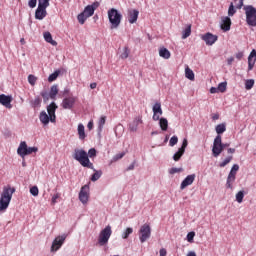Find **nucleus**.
<instances>
[{"instance_id": "338daca9", "label": "nucleus", "mask_w": 256, "mask_h": 256, "mask_svg": "<svg viewBox=\"0 0 256 256\" xmlns=\"http://www.w3.org/2000/svg\"><path fill=\"white\" fill-rule=\"evenodd\" d=\"M88 129H93V121H90L87 125Z\"/></svg>"}, {"instance_id": "423d86ee", "label": "nucleus", "mask_w": 256, "mask_h": 256, "mask_svg": "<svg viewBox=\"0 0 256 256\" xmlns=\"http://www.w3.org/2000/svg\"><path fill=\"white\" fill-rule=\"evenodd\" d=\"M111 235H113V230H111V225L106 226L103 230H101L99 237H98V243L99 245H107L109 243V239L111 238Z\"/></svg>"}, {"instance_id": "7c9ffc66", "label": "nucleus", "mask_w": 256, "mask_h": 256, "mask_svg": "<svg viewBox=\"0 0 256 256\" xmlns=\"http://www.w3.org/2000/svg\"><path fill=\"white\" fill-rule=\"evenodd\" d=\"M159 55L160 57H162L163 59H169L171 57V52H169L167 50V48H161L159 50Z\"/></svg>"}, {"instance_id": "c85d7f7f", "label": "nucleus", "mask_w": 256, "mask_h": 256, "mask_svg": "<svg viewBox=\"0 0 256 256\" xmlns=\"http://www.w3.org/2000/svg\"><path fill=\"white\" fill-rule=\"evenodd\" d=\"M93 171H95V173L91 176V181H99V179H101V175H103V172L101 170H95L94 166Z\"/></svg>"}, {"instance_id": "603ef678", "label": "nucleus", "mask_w": 256, "mask_h": 256, "mask_svg": "<svg viewBox=\"0 0 256 256\" xmlns=\"http://www.w3.org/2000/svg\"><path fill=\"white\" fill-rule=\"evenodd\" d=\"M87 155H88V158L90 157V159L93 158V157H96L97 156V150H95V148H91L88 151Z\"/></svg>"}, {"instance_id": "4d7b16f0", "label": "nucleus", "mask_w": 256, "mask_h": 256, "mask_svg": "<svg viewBox=\"0 0 256 256\" xmlns=\"http://www.w3.org/2000/svg\"><path fill=\"white\" fill-rule=\"evenodd\" d=\"M107 121V117L102 116L99 120V128L103 129V125H105V122Z\"/></svg>"}, {"instance_id": "de8ad7c7", "label": "nucleus", "mask_w": 256, "mask_h": 256, "mask_svg": "<svg viewBox=\"0 0 256 256\" xmlns=\"http://www.w3.org/2000/svg\"><path fill=\"white\" fill-rule=\"evenodd\" d=\"M30 193L33 195V197H37L39 195V188L37 186L31 187Z\"/></svg>"}, {"instance_id": "a18cd8bd", "label": "nucleus", "mask_w": 256, "mask_h": 256, "mask_svg": "<svg viewBox=\"0 0 256 256\" xmlns=\"http://www.w3.org/2000/svg\"><path fill=\"white\" fill-rule=\"evenodd\" d=\"M28 83H30V85L35 86V83H37V77L33 74H30L28 76Z\"/></svg>"}, {"instance_id": "6e6552de", "label": "nucleus", "mask_w": 256, "mask_h": 256, "mask_svg": "<svg viewBox=\"0 0 256 256\" xmlns=\"http://www.w3.org/2000/svg\"><path fill=\"white\" fill-rule=\"evenodd\" d=\"M151 238V226L149 224H143L139 229V239L141 243H145Z\"/></svg>"}, {"instance_id": "c9c22d12", "label": "nucleus", "mask_w": 256, "mask_h": 256, "mask_svg": "<svg viewBox=\"0 0 256 256\" xmlns=\"http://www.w3.org/2000/svg\"><path fill=\"white\" fill-rule=\"evenodd\" d=\"M59 73H61V71L56 70L54 73L50 74L48 77L49 83H53V81H56L57 77H59Z\"/></svg>"}, {"instance_id": "774afa93", "label": "nucleus", "mask_w": 256, "mask_h": 256, "mask_svg": "<svg viewBox=\"0 0 256 256\" xmlns=\"http://www.w3.org/2000/svg\"><path fill=\"white\" fill-rule=\"evenodd\" d=\"M187 256H197V254L193 251L188 252Z\"/></svg>"}, {"instance_id": "69168bd1", "label": "nucleus", "mask_w": 256, "mask_h": 256, "mask_svg": "<svg viewBox=\"0 0 256 256\" xmlns=\"http://www.w3.org/2000/svg\"><path fill=\"white\" fill-rule=\"evenodd\" d=\"M217 91H219V89L215 87L210 88V93H217Z\"/></svg>"}, {"instance_id": "72a5a7b5", "label": "nucleus", "mask_w": 256, "mask_h": 256, "mask_svg": "<svg viewBox=\"0 0 256 256\" xmlns=\"http://www.w3.org/2000/svg\"><path fill=\"white\" fill-rule=\"evenodd\" d=\"M227 131V127L225 126V124H218L216 126V133L218 135H221L223 133H225Z\"/></svg>"}, {"instance_id": "dca6fc26", "label": "nucleus", "mask_w": 256, "mask_h": 256, "mask_svg": "<svg viewBox=\"0 0 256 256\" xmlns=\"http://www.w3.org/2000/svg\"><path fill=\"white\" fill-rule=\"evenodd\" d=\"M57 111V104L55 102H52L50 105L47 106V112L50 117L51 123H55L57 116L55 115V112Z\"/></svg>"}, {"instance_id": "cd10ccee", "label": "nucleus", "mask_w": 256, "mask_h": 256, "mask_svg": "<svg viewBox=\"0 0 256 256\" xmlns=\"http://www.w3.org/2000/svg\"><path fill=\"white\" fill-rule=\"evenodd\" d=\"M41 97L36 96L33 100H31L30 104L33 109H39L41 107Z\"/></svg>"}, {"instance_id": "2eb2a0df", "label": "nucleus", "mask_w": 256, "mask_h": 256, "mask_svg": "<svg viewBox=\"0 0 256 256\" xmlns=\"http://www.w3.org/2000/svg\"><path fill=\"white\" fill-rule=\"evenodd\" d=\"M153 111V116L152 119L153 121H159L161 118V115H163V109L161 108L160 102H156L152 108Z\"/></svg>"}, {"instance_id": "680f3d73", "label": "nucleus", "mask_w": 256, "mask_h": 256, "mask_svg": "<svg viewBox=\"0 0 256 256\" xmlns=\"http://www.w3.org/2000/svg\"><path fill=\"white\" fill-rule=\"evenodd\" d=\"M159 253H160V256H167V250L165 248H161Z\"/></svg>"}, {"instance_id": "f3484780", "label": "nucleus", "mask_w": 256, "mask_h": 256, "mask_svg": "<svg viewBox=\"0 0 256 256\" xmlns=\"http://www.w3.org/2000/svg\"><path fill=\"white\" fill-rule=\"evenodd\" d=\"M143 124V116H137L134 120L129 124V130L132 133H135L139 127V125Z\"/></svg>"}, {"instance_id": "393cba45", "label": "nucleus", "mask_w": 256, "mask_h": 256, "mask_svg": "<svg viewBox=\"0 0 256 256\" xmlns=\"http://www.w3.org/2000/svg\"><path fill=\"white\" fill-rule=\"evenodd\" d=\"M44 39L47 43H50V45L57 47V41L53 40V36L50 32H44Z\"/></svg>"}, {"instance_id": "473e14b6", "label": "nucleus", "mask_w": 256, "mask_h": 256, "mask_svg": "<svg viewBox=\"0 0 256 256\" xmlns=\"http://www.w3.org/2000/svg\"><path fill=\"white\" fill-rule=\"evenodd\" d=\"M191 36V24L187 25V27L182 32V39H187V37Z\"/></svg>"}, {"instance_id": "09e8293b", "label": "nucleus", "mask_w": 256, "mask_h": 256, "mask_svg": "<svg viewBox=\"0 0 256 256\" xmlns=\"http://www.w3.org/2000/svg\"><path fill=\"white\" fill-rule=\"evenodd\" d=\"M129 48L128 47H125L124 50H123V53L120 55V57L122 59H127L129 57Z\"/></svg>"}, {"instance_id": "2f4dec72", "label": "nucleus", "mask_w": 256, "mask_h": 256, "mask_svg": "<svg viewBox=\"0 0 256 256\" xmlns=\"http://www.w3.org/2000/svg\"><path fill=\"white\" fill-rule=\"evenodd\" d=\"M59 93V88L57 85H53L50 89L49 97L50 99H55L57 97V94Z\"/></svg>"}, {"instance_id": "b1692460", "label": "nucleus", "mask_w": 256, "mask_h": 256, "mask_svg": "<svg viewBox=\"0 0 256 256\" xmlns=\"http://www.w3.org/2000/svg\"><path fill=\"white\" fill-rule=\"evenodd\" d=\"M39 119L43 125H49V121H51V117L45 111L40 113Z\"/></svg>"}, {"instance_id": "1a4fd4ad", "label": "nucleus", "mask_w": 256, "mask_h": 256, "mask_svg": "<svg viewBox=\"0 0 256 256\" xmlns=\"http://www.w3.org/2000/svg\"><path fill=\"white\" fill-rule=\"evenodd\" d=\"M223 153V142L221 135H217L213 142L212 154L214 157H219Z\"/></svg>"}, {"instance_id": "bf43d9fd", "label": "nucleus", "mask_w": 256, "mask_h": 256, "mask_svg": "<svg viewBox=\"0 0 256 256\" xmlns=\"http://www.w3.org/2000/svg\"><path fill=\"white\" fill-rule=\"evenodd\" d=\"M41 97H43L44 101H49V94L47 92H41Z\"/></svg>"}, {"instance_id": "9b49d317", "label": "nucleus", "mask_w": 256, "mask_h": 256, "mask_svg": "<svg viewBox=\"0 0 256 256\" xmlns=\"http://www.w3.org/2000/svg\"><path fill=\"white\" fill-rule=\"evenodd\" d=\"M65 239H67V234L56 237L52 243L51 251H59L63 246V243H65Z\"/></svg>"}, {"instance_id": "a878e982", "label": "nucleus", "mask_w": 256, "mask_h": 256, "mask_svg": "<svg viewBox=\"0 0 256 256\" xmlns=\"http://www.w3.org/2000/svg\"><path fill=\"white\" fill-rule=\"evenodd\" d=\"M159 126L162 131H167V129H169V121H167V118H159Z\"/></svg>"}, {"instance_id": "c03bdc74", "label": "nucleus", "mask_w": 256, "mask_h": 256, "mask_svg": "<svg viewBox=\"0 0 256 256\" xmlns=\"http://www.w3.org/2000/svg\"><path fill=\"white\" fill-rule=\"evenodd\" d=\"M131 233H133V228H127L122 234V239H128Z\"/></svg>"}, {"instance_id": "0eeeda50", "label": "nucleus", "mask_w": 256, "mask_h": 256, "mask_svg": "<svg viewBox=\"0 0 256 256\" xmlns=\"http://www.w3.org/2000/svg\"><path fill=\"white\" fill-rule=\"evenodd\" d=\"M237 171H239V166L234 164L228 174L226 181V188L233 189V183H235V179L237 178Z\"/></svg>"}, {"instance_id": "37998d69", "label": "nucleus", "mask_w": 256, "mask_h": 256, "mask_svg": "<svg viewBox=\"0 0 256 256\" xmlns=\"http://www.w3.org/2000/svg\"><path fill=\"white\" fill-rule=\"evenodd\" d=\"M217 89L220 91V93H225V91H227V82H221Z\"/></svg>"}, {"instance_id": "bb28decb", "label": "nucleus", "mask_w": 256, "mask_h": 256, "mask_svg": "<svg viewBox=\"0 0 256 256\" xmlns=\"http://www.w3.org/2000/svg\"><path fill=\"white\" fill-rule=\"evenodd\" d=\"M78 135L81 141L85 140V137H87L85 134V126L83 124L78 125Z\"/></svg>"}, {"instance_id": "79ce46f5", "label": "nucleus", "mask_w": 256, "mask_h": 256, "mask_svg": "<svg viewBox=\"0 0 256 256\" xmlns=\"http://www.w3.org/2000/svg\"><path fill=\"white\" fill-rule=\"evenodd\" d=\"M231 161H233V156H228L224 161H222L219 164V167H226V165H229V163H231Z\"/></svg>"}, {"instance_id": "c756f323", "label": "nucleus", "mask_w": 256, "mask_h": 256, "mask_svg": "<svg viewBox=\"0 0 256 256\" xmlns=\"http://www.w3.org/2000/svg\"><path fill=\"white\" fill-rule=\"evenodd\" d=\"M185 76L187 79H189L190 81H195V73L193 72V70H191V68L187 67L185 69Z\"/></svg>"}, {"instance_id": "f704fd0d", "label": "nucleus", "mask_w": 256, "mask_h": 256, "mask_svg": "<svg viewBox=\"0 0 256 256\" xmlns=\"http://www.w3.org/2000/svg\"><path fill=\"white\" fill-rule=\"evenodd\" d=\"M77 19H78L80 25H85V21H87V19H89V17L87 15H85L84 12H82L81 14L78 15Z\"/></svg>"}, {"instance_id": "e433bc0d", "label": "nucleus", "mask_w": 256, "mask_h": 256, "mask_svg": "<svg viewBox=\"0 0 256 256\" xmlns=\"http://www.w3.org/2000/svg\"><path fill=\"white\" fill-rule=\"evenodd\" d=\"M84 15L88 16V17H93L95 10H93L89 5L85 7L84 11H83Z\"/></svg>"}, {"instance_id": "7ed1b4c3", "label": "nucleus", "mask_w": 256, "mask_h": 256, "mask_svg": "<svg viewBox=\"0 0 256 256\" xmlns=\"http://www.w3.org/2000/svg\"><path fill=\"white\" fill-rule=\"evenodd\" d=\"M108 19L111 24L110 29H117L119 25H121L123 15H121L117 9L111 8L108 10Z\"/></svg>"}, {"instance_id": "13d9d810", "label": "nucleus", "mask_w": 256, "mask_h": 256, "mask_svg": "<svg viewBox=\"0 0 256 256\" xmlns=\"http://www.w3.org/2000/svg\"><path fill=\"white\" fill-rule=\"evenodd\" d=\"M28 5L31 9H35L37 7V0H29Z\"/></svg>"}, {"instance_id": "ea45409f", "label": "nucleus", "mask_w": 256, "mask_h": 256, "mask_svg": "<svg viewBox=\"0 0 256 256\" xmlns=\"http://www.w3.org/2000/svg\"><path fill=\"white\" fill-rule=\"evenodd\" d=\"M237 13V10L235 9V6L233 5V2L230 4L228 8V16L233 17Z\"/></svg>"}, {"instance_id": "f03ea898", "label": "nucleus", "mask_w": 256, "mask_h": 256, "mask_svg": "<svg viewBox=\"0 0 256 256\" xmlns=\"http://www.w3.org/2000/svg\"><path fill=\"white\" fill-rule=\"evenodd\" d=\"M75 161H78L82 167H86L87 169H93V163L89 160V155L83 149L76 148L72 155Z\"/></svg>"}, {"instance_id": "20e7f679", "label": "nucleus", "mask_w": 256, "mask_h": 256, "mask_svg": "<svg viewBox=\"0 0 256 256\" xmlns=\"http://www.w3.org/2000/svg\"><path fill=\"white\" fill-rule=\"evenodd\" d=\"M246 23L250 27H256V8L252 5L244 6Z\"/></svg>"}, {"instance_id": "052dcab7", "label": "nucleus", "mask_w": 256, "mask_h": 256, "mask_svg": "<svg viewBox=\"0 0 256 256\" xmlns=\"http://www.w3.org/2000/svg\"><path fill=\"white\" fill-rule=\"evenodd\" d=\"M99 5H100L99 2H94L89 6L93 9V11H95L99 7Z\"/></svg>"}, {"instance_id": "4468645a", "label": "nucleus", "mask_w": 256, "mask_h": 256, "mask_svg": "<svg viewBox=\"0 0 256 256\" xmlns=\"http://www.w3.org/2000/svg\"><path fill=\"white\" fill-rule=\"evenodd\" d=\"M189 145V142L186 138L183 139L182 146L178 149V151L174 154L173 159L175 161H179L183 155H185V149H187V146Z\"/></svg>"}, {"instance_id": "39448f33", "label": "nucleus", "mask_w": 256, "mask_h": 256, "mask_svg": "<svg viewBox=\"0 0 256 256\" xmlns=\"http://www.w3.org/2000/svg\"><path fill=\"white\" fill-rule=\"evenodd\" d=\"M39 151V148L37 147H28L27 142L22 141L17 149V154L24 158L27 157V155H31L33 153H37Z\"/></svg>"}, {"instance_id": "58836bf2", "label": "nucleus", "mask_w": 256, "mask_h": 256, "mask_svg": "<svg viewBox=\"0 0 256 256\" xmlns=\"http://www.w3.org/2000/svg\"><path fill=\"white\" fill-rule=\"evenodd\" d=\"M244 197H245V192L244 191H239L236 194V201H237V203H243Z\"/></svg>"}, {"instance_id": "3c124183", "label": "nucleus", "mask_w": 256, "mask_h": 256, "mask_svg": "<svg viewBox=\"0 0 256 256\" xmlns=\"http://www.w3.org/2000/svg\"><path fill=\"white\" fill-rule=\"evenodd\" d=\"M183 168H170L169 173L170 175H175V173H182Z\"/></svg>"}, {"instance_id": "9d476101", "label": "nucleus", "mask_w": 256, "mask_h": 256, "mask_svg": "<svg viewBox=\"0 0 256 256\" xmlns=\"http://www.w3.org/2000/svg\"><path fill=\"white\" fill-rule=\"evenodd\" d=\"M201 39L206 43V45L211 46L217 43L219 37L213 33L207 32L206 34L201 35Z\"/></svg>"}, {"instance_id": "0e129e2a", "label": "nucleus", "mask_w": 256, "mask_h": 256, "mask_svg": "<svg viewBox=\"0 0 256 256\" xmlns=\"http://www.w3.org/2000/svg\"><path fill=\"white\" fill-rule=\"evenodd\" d=\"M233 61H235V58L230 57V58L227 59V64L228 65H233Z\"/></svg>"}, {"instance_id": "aec40b11", "label": "nucleus", "mask_w": 256, "mask_h": 256, "mask_svg": "<svg viewBox=\"0 0 256 256\" xmlns=\"http://www.w3.org/2000/svg\"><path fill=\"white\" fill-rule=\"evenodd\" d=\"M195 174L188 175L181 183L180 189H186L189 185H193L195 181Z\"/></svg>"}, {"instance_id": "864d4df0", "label": "nucleus", "mask_w": 256, "mask_h": 256, "mask_svg": "<svg viewBox=\"0 0 256 256\" xmlns=\"http://www.w3.org/2000/svg\"><path fill=\"white\" fill-rule=\"evenodd\" d=\"M195 238V232H189L187 234V241L188 243H193V239Z\"/></svg>"}, {"instance_id": "4c0bfd02", "label": "nucleus", "mask_w": 256, "mask_h": 256, "mask_svg": "<svg viewBox=\"0 0 256 256\" xmlns=\"http://www.w3.org/2000/svg\"><path fill=\"white\" fill-rule=\"evenodd\" d=\"M254 85H255V80L253 79H248L245 81V89H247V91H250V89H253Z\"/></svg>"}, {"instance_id": "8fccbe9b", "label": "nucleus", "mask_w": 256, "mask_h": 256, "mask_svg": "<svg viewBox=\"0 0 256 256\" xmlns=\"http://www.w3.org/2000/svg\"><path fill=\"white\" fill-rule=\"evenodd\" d=\"M61 197V193H56L52 196L51 199V205H55L57 203V199H59Z\"/></svg>"}, {"instance_id": "412c9836", "label": "nucleus", "mask_w": 256, "mask_h": 256, "mask_svg": "<svg viewBox=\"0 0 256 256\" xmlns=\"http://www.w3.org/2000/svg\"><path fill=\"white\" fill-rule=\"evenodd\" d=\"M36 19H39L40 21L45 19L47 17V8H43L41 6H38L35 12Z\"/></svg>"}, {"instance_id": "f257e3e1", "label": "nucleus", "mask_w": 256, "mask_h": 256, "mask_svg": "<svg viewBox=\"0 0 256 256\" xmlns=\"http://www.w3.org/2000/svg\"><path fill=\"white\" fill-rule=\"evenodd\" d=\"M13 193H15V188H11V186L3 188L0 197V212L7 211L9 203H11V199H13Z\"/></svg>"}, {"instance_id": "49530a36", "label": "nucleus", "mask_w": 256, "mask_h": 256, "mask_svg": "<svg viewBox=\"0 0 256 256\" xmlns=\"http://www.w3.org/2000/svg\"><path fill=\"white\" fill-rule=\"evenodd\" d=\"M177 143H179V138L177 136H172L169 141L170 147H175V145H177Z\"/></svg>"}, {"instance_id": "ddd939ff", "label": "nucleus", "mask_w": 256, "mask_h": 256, "mask_svg": "<svg viewBox=\"0 0 256 256\" xmlns=\"http://www.w3.org/2000/svg\"><path fill=\"white\" fill-rule=\"evenodd\" d=\"M79 200L83 205L87 204V201H89V185H84L81 187V190L79 192Z\"/></svg>"}, {"instance_id": "5fc2aeb1", "label": "nucleus", "mask_w": 256, "mask_h": 256, "mask_svg": "<svg viewBox=\"0 0 256 256\" xmlns=\"http://www.w3.org/2000/svg\"><path fill=\"white\" fill-rule=\"evenodd\" d=\"M125 157V152H121L119 154H116L114 157H113V161H119V159H123Z\"/></svg>"}, {"instance_id": "5701e85b", "label": "nucleus", "mask_w": 256, "mask_h": 256, "mask_svg": "<svg viewBox=\"0 0 256 256\" xmlns=\"http://www.w3.org/2000/svg\"><path fill=\"white\" fill-rule=\"evenodd\" d=\"M137 19H139V12L137 10H130L128 12V21L129 23H137Z\"/></svg>"}, {"instance_id": "6e6d98bb", "label": "nucleus", "mask_w": 256, "mask_h": 256, "mask_svg": "<svg viewBox=\"0 0 256 256\" xmlns=\"http://www.w3.org/2000/svg\"><path fill=\"white\" fill-rule=\"evenodd\" d=\"M245 0H234V3H235V6H236V9H241L243 7V2Z\"/></svg>"}, {"instance_id": "a211bd4d", "label": "nucleus", "mask_w": 256, "mask_h": 256, "mask_svg": "<svg viewBox=\"0 0 256 256\" xmlns=\"http://www.w3.org/2000/svg\"><path fill=\"white\" fill-rule=\"evenodd\" d=\"M13 101V98L11 96H7L5 94L0 95V103L7 109H11L13 106L11 105V102Z\"/></svg>"}, {"instance_id": "4be33fe9", "label": "nucleus", "mask_w": 256, "mask_h": 256, "mask_svg": "<svg viewBox=\"0 0 256 256\" xmlns=\"http://www.w3.org/2000/svg\"><path fill=\"white\" fill-rule=\"evenodd\" d=\"M221 29L222 31L231 30V18L229 16L222 17Z\"/></svg>"}, {"instance_id": "e2e57ef3", "label": "nucleus", "mask_w": 256, "mask_h": 256, "mask_svg": "<svg viewBox=\"0 0 256 256\" xmlns=\"http://www.w3.org/2000/svg\"><path fill=\"white\" fill-rule=\"evenodd\" d=\"M243 52H238L237 54H236V59H238V61H241L242 59H243Z\"/></svg>"}, {"instance_id": "6ab92c4d", "label": "nucleus", "mask_w": 256, "mask_h": 256, "mask_svg": "<svg viewBox=\"0 0 256 256\" xmlns=\"http://www.w3.org/2000/svg\"><path fill=\"white\" fill-rule=\"evenodd\" d=\"M256 63V50L253 49L248 56V71H253Z\"/></svg>"}, {"instance_id": "f8f14e48", "label": "nucleus", "mask_w": 256, "mask_h": 256, "mask_svg": "<svg viewBox=\"0 0 256 256\" xmlns=\"http://www.w3.org/2000/svg\"><path fill=\"white\" fill-rule=\"evenodd\" d=\"M76 101L77 97L70 95L63 99L61 107H63L64 109H72L73 107H75Z\"/></svg>"}, {"instance_id": "a19ab883", "label": "nucleus", "mask_w": 256, "mask_h": 256, "mask_svg": "<svg viewBox=\"0 0 256 256\" xmlns=\"http://www.w3.org/2000/svg\"><path fill=\"white\" fill-rule=\"evenodd\" d=\"M51 0H38V7H43L44 9H47L49 7V2Z\"/></svg>"}]
</instances>
